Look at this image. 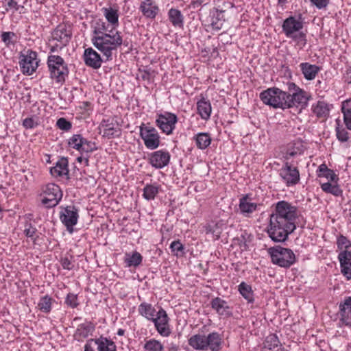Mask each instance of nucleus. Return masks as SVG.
Masks as SVG:
<instances>
[{
  "label": "nucleus",
  "mask_w": 351,
  "mask_h": 351,
  "mask_svg": "<svg viewBox=\"0 0 351 351\" xmlns=\"http://www.w3.org/2000/svg\"><path fill=\"white\" fill-rule=\"evenodd\" d=\"M300 216L298 208L286 201L276 203L270 215L268 234L272 241L283 242L296 228V220Z\"/></svg>",
  "instance_id": "f257e3e1"
},
{
  "label": "nucleus",
  "mask_w": 351,
  "mask_h": 351,
  "mask_svg": "<svg viewBox=\"0 0 351 351\" xmlns=\"http://www.w3.org/2000/svg\"><path fill=\"white\" fill-rule=\"evenodd\" d=\"M92 43L103 56L106 60L112 59V52L122 45L123 39L118 31L110 29L109 34L104 36H93Z\"/></svg>",
  "instance_id": "f03ea898"
},
{
  "label": "nucleus",
  "mask_w": 351,
  "mask_h": 351,
  "mask_svg": "<svg viewBox=\"0 0 351 351\" xmlns=\"http://www.w3.org/2000/svg\"><path fill=\"white\" fill-rule=\"evenodd\" d=\"M261 101L274 108H287V93L276 87L267 88L260 94Z\"/></svg>",
  "instance_id": "7ed1b4c3"
},
{
  "label": "nucleus",
  "mask_w": 351,
  "mask_h": 351,
  "mask_svg": "<svg viewBox=\"0 0 351 351\" xmlns=\"http://www.w3.org/2000/svg\"><path fill=\"white\" fill-rule=\"evenodd\" d=\"M268 253L271 262L281 267L288 268L295 263V256L291 249L276 246L269 248Z\"/></svg>",
  "instance_id": "20e7f679"
},
{
  "label": "nucleus",
  "mask_w": 351,
  "mask_h": 351,
  "mask_svg": "<svg viewBox=\"0 0 351 351\" xmlns=\"http://www.w3.org/2000/svg\"><path fill=\"white\" fill-rule=\"evenodd\" d=\"M47 66L50 73V77L57 82H64L68 69L63 58L60 56L50 55L47 58Z\"/></svg>",
  "instance_id": "39448f33"
},
{
  "label": "nucleus",
  "mask_w": 351,
  "mask_h": 351,
  "mask_svg": "<svg viewBox=\"0 0 351 351\" xmlns=\"http://www.w3.org/2000/svg\"><path fill=\"white\" fill-rule=\"evenodd\" d=\"M287 93V108H292L293 106H300L302 108H305L307 106L308 101L311 96L310 95L297 86L294 83L288 84Z\"/></svg>",
  "instance_id": "423d86ee"
},
{
  "label": "nucleus",
  "mask_w": 351,
  "mask_h": 351,
  "mask_svg": "<svg viewBox=\"0 0 351 351\" xmlns=\"http://www.w3.org/2000/svg\"><path fill=\"white\" fill-rule=\"evenodd\" d=\"M38 63L36 52L28 49L21 53L19 65L23 74L32 75L37 69Z\"/></svg>",
  "instance_id": "0eeeda50"
},
{
  "label": "nucleus",
  "mask_w": 351,
  "mask_h": 351,
  "mask_svg": "<svg viewBox=\"0 0 351 351\" xmlns=\"http://www.w3.org/2000/svg\"><path fill=\"white\" fill-rule=\"evenodd\" d=\"M62 193L59 186L49 183L43 189L42 203L47 208L56 206L62 199Z\"/></svg>",
  "instance_id": "6e6552de"
},
{
  "label": "nucleus",
  "mask_w": 351,
  "mask_h": 351,
  "mask_svg": "<svg viewBox=\"0 0 351 351\" xmlns=\"http://www.w3.org/2000/svg\"><path fill=\"white\" fill-rule=\"evenodd\" d=\"M140 136L144 141L147 148L156 149L160 145V136L156 128L151 126H145L142 124L140 126Z\"/></svg>",
  "instance_id": "1a4fd4ad"
},
{
  "label": "nucleus",
  "mask_w": 351,
  "mask_h": 351,
  "mask_svg": "<svg viewBox=\"0 0 351 351\" xmlns=\"http://www.w3.org/2000/svg\"><path fill=\"white\" fill-rule=\"evenodd\" d=\"M177 122V116L175 114L169 112L157 114L156 119V125L162 130V132L167 135L173 133Z\"/></svg>",
  "instance_id": "9d476101"
},
{
  "label": "nucleus",
  "mask_w": 351,
  "mask_h": 351,
  "mask_svg": "<svg viewBox=\"0 0 351 351\" xmlns=\"http://www.w3.org/2000/svg\"><path fill=\"white\" fill-rule=\"evenodd\" d=\"M279 175L287 186L295 185L300 180L298 169L288 162H286L280 169Z\"/></svg>",
  "instance_id": "9b49d317"
},
{
  "label": "nucleus",
  "mask_w": 351,
  "mask_h": 351,
  "mask_svg": "<svg viewBox=\"0 0 351 351\" xmlns=\"http://www.w3.org/2000/svg\"><path fill=\"white\" fill-rule=\"evenodd\" d=\"M77 213L78 210L74 206H68L60 212V220L70 233L73 232V226L77 222Z\"/></svg>",
  "instance_id": "f8f14e48"
},
{
  "label": "nucleus",
  "mask_w": 351,
  "mask_h": 351,
  "mask_svg": "<svg viewBox=\"0 0 351 351\" xmlns=\"http://www.w3.org/2000/svg\"><path fill=\"white\" fill-rule=\"evenodd\" d=\"M157 331L160 335L167 337L170 334V329L168 324V317L166 311L161 308L157 312L156 317L152 319Z\"/></svg>",
  "instance_id": "ddd939ff"
},
{
  "label": "nucleus",
  "mask_w": 351,
  "mask_h": 351,
  "mask_svg": "<svg viewBox=\"0 0 351 351\" xmlns=\"http://www.w3.org/2000/svg\"><path fill=\"white\" fill-rule=\"evenodd\" d=\"M71 37V32L65 25H59L51 33L53 40L60 43V48L65 47Z\"/></svg>",
  "instance_id": "4468645a"
},
{
  "label": "nucleus",
  "mask_w": 351,
  "mask_h": 351,
  "mask_svg": "<svg viewBox=\"0 0 351 351\" xmlns=\"http://www.w3.org/2000/svg\"><path fill=\"white\" fill-rule=\"evenodd\" d=\"M170 154L167 151L158 150L153 152L149 158L150 164L156 169H162L169 164Z\"/></svg>",
  "instance_id": "2eb2a0df"
},
{
  "label": "nucleus",
  "mask_w": 351,
  "mask_h": 351,
  "mask_svg": "<svg viewBox=\"0 0 351 351\" xmlns=\"http://www.w3.org/2000/svg\"><path fill=\"white\" fill-rule=\"evenodd\" d=\"M101 127L103 128V136L108 138L118 137L121 134L120 127L114 119L104 120Z\"/></svg>",
  "instance_id": "dca6fc26"
},
{
  "label": "nucleus",
  "mask_w": 351,
  "mask_h": 351,
  "mask_svg": "<svg viewBox=\"0 0 351 351\" xmlns=\"http://www.w3.org/2000/svg\"><path fill=\"white\" fill-rule=\"evenodd\" d=\"M282 27L285 35L289 38V36H293L294 34L302 29L303 23L295 17L289 16L284 21Z\"/></svg>",
  "instance_id": "f3484780"
},
{
  "label": "nucleus",
  "mask_w": 351,
  "mask_h": 351,
  "mask_svg": "<svg viewBox=\"0 0 351 351\" xmlns=\"http://www.w3.org/2000/svg\"><path fill=\"white\" fill-rule=\"evenodd\" d=\"M341 271L348 280L351 279V251L343 250L338 255Z\"/></svg>",
  "instance_id": "a211bd4d"
},
{
  "label": "nucleus",
  "mask_w": 351,
  "mask_h": 351,
  "mask_svg": "<svg viewBox=\"0 0 351 351\" xmlns=\"http://www.w3.org/2000/svg\"><path fill=\"white\" fill-rule=\"evenodd\" d=\"M68 160L62 157L59 159L56 165L50 169V173L55 178H65L69 179Z\"/></svg>",
  "instance_id": "6ab92c4d"
},
{
  "label": "nucleus",
  "mask_w": 351,
  "mask_h": 351,
  "mask_svg": "<svg viewBox=\"0 0 351 351\" xmlns=\"http://www.w3.org/2000/svg\"><path fill=\"white\" fill-rule=\"evenodd\" d=\"M84 60L87 66L95 69L100 68L102 62L100 55L92 48L85 49Z\"/></svg>",
  "instance_id": "aec40b11"
},
{
  "label": "nucleus",
  "mask_w": 351,
  "mask_h": 351,
  "mask_svg": "<svg viewBox=\"0 0 351 351\" xmlns=\"http://www.w3.org/2000/svg\"><path fill=\"white\" fill-rule=\"evenodd\" d=\"M210 305L212 308L220 316L229 317L232 314L228 302L219 297L213 298L210 302Z\"/></svg>",
  "instance_id": "412c9836"
},
{
  "label": "nucleus",
  "mask_w": 351,
  "mask_h": 351,
  "mask_svg": "<svg viewBox=\"0 0 351 351\" xmlns=\"http://www.w3.org/2000/svg\"><path fill=\"white\" fill-rule=\"evenodd\" d=\"M140 10L147 19H154L159 11L158 6L153 0H145L141 3Z\"/></svg>",
  "instance_id": "4be33fe9"
},
{
  "label": "nucleus",
  "mask_w": 351,
  "mask_h": 351,
  "mask_svg": "<svg viewBox=\"0 0 351 351\" xmlns=\"http://www.w3.org/2000/svg\"><path fill=\"white\" fill-rule=\"evenodd\" d=\"M87 343H91L93 346H96L97 351H116L117 349L115 343L112 340L102 337L96 339H90Z\"/></svg>",
  "instance_id": "5701e85b"
},
{
  "label": "nucleus",
  "mask_w": 351,
  "mask_h": 351,
  "mask_svg": "<svg viewBox=\"0 0 351 351\" xmlns=\"http://www.w3.org/2000/svg\"><path fill=\"white\" fill-rule=\"evenodd\" d=\"M262 351H287L275 334H270L265 338Z\"/></svg>",
  "instance_id": "b1692460"
},
{
  "label": "nucleus",
  "mask_w": 351,
  "mask_h": 351,
  "mask_svg": "<svg viewBox=\"0 0 351 351\" xmlns=\"http://www.w3.org/2000/svg\"><path fill=\"white\" fill-rule=\"evenodd\" d=\"M260 206V204L252 202L248 195L243 196L239 200V209L241 213L247 217L256 210Z\"/></svg>",
  "instance_id": "393cba45"
},
{
  "label": "nucleus",
  "mask_w": 351,
  "mask_h": 351,
  "mask_svg": "<svg viewBox=\"0 0 351 351\" xmlns=\"http://www.w3.org/2000/svg\"><path fill=\"white\" fill-rule=\"evenodd\" d=\"M206 351H219L221 348L222 338L221 335L213 332L206 336Z\"/></svg>",
  "instance_id": "a878e982"
},
{
  "label": "nucleus",
  "mask_w": 351,
  "mask_h": 351,
  "mask_svg": "<svg viewBox=\"0 0 351 351\" xmlns=\"http://www.w3.org/2000/svg\"><path fill=\"white\" fill-rule=\"evenodd\" d=\"M300 68L304 78L307 80H314L321 69L319 66L308 62L301 63Z\"/></svg>",
  "instance_id": "bb28decb"
},
{
  "label": "nucleus",
  "mask_w": 351,
  "mask_h": 351,
  "mask_svg": "<svg viewBox=\"0 0 351 351\" xmlns=\"http://www.w3.org/2000/svg\"><path fill=\"white\" fill-rule=\"evenodd\" d=\"M197 112L202 119L207 120L210 118L212 108L209 101L202 98L197 103Z\"/></svg>",
  "instance_id": "cd10ccee"
},
{
  "label": "nucleus",
  "mask_w": 351,
  "mask_h": 351,
  "mask_svg": "<svg viewBox=\"0 0 351 351\" xmlns=\"http://www.w3.org/2000/svg\"><path fill=\"white\" fill-rule=\"evenodd\" d=\"M206 335H195L189 339V344L195 350L206 351Z\"/></svg>",
  "instance_id": "c85d7f7f"
},
{
  "label": "nucleus",
  "mask_w": 351,
  "mask_h": 351,
  "mask_svg": "<svg viewBox=\"0 0 351 351\" xmlns=\"http://www.w3.org/2000/svg\"><path fill=\"white\" fill-rule=\"evenodd\" d=\"M313 113L319 118H326L329 115V105L324 101H318L312 106Z\"/></svg>",
  "instance_id": "c756f323"
},
{
  "label": "nucleus",
  "mask_w": 351,
  "mask_h": 351,
  "mask_svg": "<svg viewBox=\"0 0 351 351\" xmlns=\"http://www.w3.org/2000/svg\"><path fill=\"white\" fill-rule=\"evenodd\" d=\"M104 14L106 19H107L108 22L110 24V29H114V31H117L116 27L119 25V14L117 10H114L111 8H104Z\"/></svg>",
  "instance_id": "7c9ffc66"
},
{
  "label": "nucleus",
  "mask_w": 351,
  "mask_h": 351,
  "mask_svg": "<svg viewBox=\"0 0 351 351\" xmlns=\"http://www.w3.org/2000/svg\"><path fill=\"white\" fill-rule=\"evenodd\" d=\"M223 225V221H219L214 225H208L205 227L206 234H211L214 240H217L222 232Z\"/></svg>",
  "instance_id": "2f4dec72"
},
{
  "label": "nucleus",
  "mask_w": 351,
  "mask_h": 351,
  "mask_svg": "<svg viewBox=\"0 0 351 351\" xmlns=\"http://www.w3.org/2000/svg\"><path fill=\"white\" fill-rule=\"evenodd\" d=\"M170 21L175 27H182L183 16L179 10L171 8L168 12Z\"/></svg>",
  "instance_id": "473e14b6"
},
{
  "label": "nucleus",
  "mask_w": 351,
  "mask_h": 351,
  "mask_svg": "<svg viewBox=\"0 0 351 351\" xmlns=\"http://www.w3.org/2000/svg\"><path fill=\"white\" fill-rule=\"evenodd\" d=\"M110 26V25L107 24L101 20L97 21L93 27V36H100L108 34L110 31L109 29Z\"/></svg>",
  "instance_id": "72a5a7b5"
},
{
  "label": "nucleus",
  "mask_w": 351,
  "mask_h": 351,
  "mask_svg": "<svg viewBox=\"0 0 351 351\" xmlns=\"http://www.w3.org/2000/svg\"><path fill=\"white\" fill-rule=\"evenodd\" d=\"M138 311L141 315L152 321L154 319L156 315V310L154 308L151 304L147 303L140 304Z\"/></svg>",
  "instance_id": "f704fd0d"
},
{
  "label": "nucleus",
  "mask_w": 351,
  "mask_h": 351,
  "mask_svg": "<svg viewBox=\"0 0 351 351\" xmlns=\"http://www.w3.org/2000/svg\"><path fill=\"white\" fill-rule=\"evenodd\" d=\"M239 291L241 295L247 300L248 302H253L254 299V294L253 291L252 289V287L250 285H247V283L242 282L239 285Z\"/></svg>",
  "instance_id": "c9c22d12"
},
{
  "label": "nucleus",
  "mask_w": 351,
  "mask_h": 351,
  "mask_svg": "<svg viewBox=\"0 0 351 351\" xmlns=\"http://www.w3.org/2000/svg\"><path fill=\"white\" fill-rule=\"evenodd\" d=\"M125 256V262L129 267H137L141 263L143 260V256L137 252H133L131 255L126 254Z\"/></svg>",
  "instance_id": "e433bc0d"
},
{
  "label": "nucleus",
  "mask_w": 351,
  "mask_h": 351,
  "mask_svg": "<svg viewBox=\"0 0 351 351\" xmlns=\"http://www.w3.org/2000/svg\"><path fill=\"white\" fill-rule=\"evenodd\" d=\"M195 141L197 147L204 149L209 146L211 138L207 133H199L196 136Z\"/></svg>",
  "instance_id": "4c0bfd02"
},
{
  "label": "nucleus",
  "mask_w": 351,
  "mask_h": 351,
  "mask_svg": "<svg viewBox=\"0 0 351 351\" xmlns=\"http://www.w3.org/2000/svg\"><path fill=\"white\" fill-rule=\"evenodd\" d=\"M143 348L145 351H164L163 345L155 339L146 341Z\"/></svg>",
  "instance_id": "58836bf2"
},
{
  "label": "nucleus",
  "mask_w": 351,
  "mask_h": 351,
  "mask_svg": "<svg viewBox=\"0 0 351 351\" xmlns=\"http://www.w3.org/2000/svg\"><path fill=\"white\" fill-rule=\"evenodd\" d=\"M158 189L156 184H147L143 189L144 198L147 200L154 199L158 193Z\"/></svg>",
  "instance_id": "ea45409f"
},
{
  "label": "nucleus",
  "mask_w": 351,
  "mask_h": 351,
  "mask_svg": "<svg viewBox=\"0 0 351 351\" xmlns=\"http://www.w3.org/2000/svg\"><path fill=\"white\" fill-rule=\"evenodd\" d=\"M52 298L48 295L42 297L38 304L39 310L44 313H49L51 309Z\"/></svg>",
  "instance_id": "a19ab883"
},
{
  "label": "nucleus",
  "mask_w": 351,
  "mask_h": 351,
  "mask_svg": "<svg viewBox=\"0 0 351 351\" xmlns=\"http://www.w3.org/2000/svg\"><path fill=\"white\" fill-rule=\"evenodd\" d=\"M84 138L80 134H74L69 140V145L77 151L80 150Z\"/></svg>",
  "instance_id": "79ce46f5"
},
{
  "label": "nucleus",
  "mask_w": 351,
  "mask_h": 351,
  "mask_svg": "<svg viewBox=\"0 0 351 351\" xmlns=\"http://www.w3.org/2000/svg\"><path fill=\"white\" fill-rule=\"evenodd\" d=\"M322 189L326 193H331L336 196H339L342 192L337 185H333L330 182L322 184Z\"/></svg>",
  "instance_id": "37998d69"
},
{
  "label": "nucleus",
  "mask_w": 351,
  "mask_h": 351,
  "mask_svg": "<svg viewBox=\"0 0 351 351\" xmlns=\"http://www.w3.org/2000/svg\"><path fill=\"white\" fill-rule=\"evenodd\" d=\"M292 38L300 48H303L306 44V34L302 32H298L293 34V36H289Z\"/></svg>",
  "instance_id": "c03bdc74"
},
{
  "label": "nucleus",
  "mask_w": 351,
  "mask_h": 351,
  "mask_svg": "<svg viewBox=\"0 0 351 351\" xmlns=\"http://www.w3.org/2000/svg\"><path fill=\"white\" fill-rule=\"evenodd\" d=\"M93 330V326L90 324H81L76 330V335L86 337Z\"/></svg>",
  "instance_id": "a18cd8bd"
},
{
  "label": "nucleus",
  "mask_w": 351,
  "mask_h": 351,
  "mask_svg": "<svg viewBox=\"0 0 351 351\" xmlns=\"http://www.w3.org/2000/svg\"><path fill=\"white\" fill-rule=\"evenodd\" d=\"M97 149V147L95 143L89 141L86 138H84L82 147L79 152L90 153Z\"/></svg>",
  "instance_id": "49530a36"
},
{
  "label": "nucleus",
  "mask_w": 351,
  "mask_h": 351,
  "mask_svg": "<svg viewBox=\"0 0 351 351\" xmlns=\"http://www.w3.org/2000/svg\"><path fill=\"white\" fill-rule=\"evenodd\" d=\"M336 135L341 142H347L349 139V133L342 127L337 126L336 128Z\"/></svg>",
  "instance_id": "de8ad7c7"
},
{
  "label": "nucleus",
  "mask_w": 351,
  "mask_h": 351,
  "mask_svg": "<svg viewBox=\"0 0 351 351\" xmlns=\"http://www.w3.org/2000/svg\"><path fill=\"white\" fill-rule=\"evenodd\" d=\"M337 245L339 249H348L351 247V242L343 235H340L337 238Z\"/></svg>",
  "instance_id": "09e8293b"
},
{
  "label": "nucleus",
  "mask_w": 351,
  "mask_h": 351,
  "mask_svg": "<svg viewBox=\"0 0 351 351\" xmlns=\"http://www.w3.org/2000/svg\"><path fill=\"white\" fill-rule=\"evenodd\" d=\"M58 128L64 131H69L71 127V123L67 121L65 118H60L56 122Z\"/></svg>",
  "instance_id": "8fccbe9b"
},
{
  "label": "nucleus",
  "mask_w": 351,
  "mask_h": 351,
  "mask_svg": "<svg viewBox=\"0 0 351 351\" xmlns=\"http://www.w3.org/2000/svg\"><path fill=\"white\" fill-rule=\"evenodd\" d=\"M170 248L177 256L184 254V246L180 241H174L170 245Z\"/></svg>",
  "instance_id": "3c124183"
},
{
  "label": "nucleus",
  "mask_w": 351,
  "mask_h": 351,
  "mask_svg": "<svg viewBox=\"0 0 351 351\" xmlns=\"http://www.w3.org/2000/svg\"><path fill=\"white\" fill-rule=\"evenodd\" d=\"M343 310L348 313L351 314V297L346 298L343 302L339 304V312H343Z\"/></svg>",
  "instance_id": "603ef678"
},
{
  "label": "nucleus",
  "mask_w": 351,
  "mask_h": 351,
  "mask_svg": "<svg viewBox=\"0 0 351 351\" xmlns=\"http://www.w3.org/2000/svg\"><path fill=\"white\" fill-rule=\"evenodd\" d=\"M340 322L346 326H351V314L348 313L343 310V312H339Z\"/></svg>",
  "instance_id": "864d4df0"
},
{
  "label": "nucleus",
  "mask_w": 351,
  "mask_h": 351,
  "mask_svg": "<svg viewBox=\"0 0 351 351\" xmlns=\"http://www.w3.org/2000/svg\"><path fill=\"white\" fill-rule=\"evenodd\" d=\"M77 300V295L73 293H69L66 298L65 302L67 305L70 306L71 307L75 308L78 304Z\"/></svg>",
  "instance_id": "5fc2aeb1"
},
{
  "label": "nucleus",
  "mask_w": 351,
  "mask_h": 351,
  "mask_svg": "<svg viewBox=\"0 0 351 351\" xmlns=\"http://www.w3.org/2000/svg\"><path fill=\"white\" fill-rule=\"evenodd\" d=\"M24 232L27 237L31 238L34 241L36 240L35 234L36 233V228L32 227L30 224L26 226Z\"/></svg>",
  "instance_id": "6e6d98bb"
},
{
  "label": "nucleus",
  "mask_w": 351,
  "mask_h": 351,
  "mask_svg": "<svg viewBox=\"0 0 351 351\" xmlns=\"http://www.w3.org/2000/svg\"><path fill=\"white\" fill-rule=\"evenodd\" d=\"M15 36V34L14 32H3V34H1V39H2V41L7 45L8 46L10 43H12V38Z\"/></svg>",
  "instance_id": "4d7b16f0"
},
{
  "label": "nucleus",
  "mask_w": 351,
  "mask_h": 351,
  "mask_svg": "<svg viewBox=\"0 0 351 351\" xmlns=\"http://www.w3.org/2000/svg\"><path fill=\"white\" fill-rule=\"evenodd\" d=\"M23 126L27 129H32L37 126L38 123L33 118H26L23 123Z\"/></svg>",
  "instance_id": "13d9d810"
},
{
  "label": "nucleus",
  "mask_w": 351,
  "mask_h": 351,
  "mask_svg": "<svg viewBox=\"0 0 351 351\" xmlns=\"http://www.w3.org/2000/svg\"><path fill=\"white\" fill-rule=\"evenodd\" d=\"M312 4L315 5L318 9H322L327 6L329 0H310Z\"/></svg>",
  "instance_id": "bf43d9fd"
},
{
  "label": "nucleus",
  "mask_w": 351,
  "mask_h": 351,
  "mask_svg": "<svg viewBox=\"0 0 351 351\" xmlns=\"http://www.w3.org/2000/svg\"><path fill=\"white\" fill-rule=\"evenodd\" d=\"M341 111L343 114L351 112V99L346 100L342 103Z\"/></svg>",
  "instance_id": "052dcab7"
},
{
  "label": "nucleus",
  "mask_w": 351,
  "mask_h": 351,
  "mask_svg": "<svg viewBox=\"0 0 351 351\" xmlns=\"http://www.w3.org/2000/svg\"><path fill=\"white\" fill-rule=\"evenodd\" d=\"M62 266L64 269L70 270L73 267V263L67 258L64 257L61 261Z\"/></svg>",
  "instance_id": "680f3d73"
},
{
  "label": "nucleus",
  "mask_w": 351,
  "mask_h": 351,
  "mask_svg": "<svg viewBox=\"0 0 351 351\" xmlns=\"http://www.w3.org/2000/svg\"><path fill=\"white\" fill-rule=\"evenodd\" d=\"M343 121L347 129L351 130V112L343 114Z\"/></svg>",
  "instance_id": "e2e57ef3"
},
{
  "label": "nucleus",
  "mask_w": 351,
  "mask_h": 351,
  "mask_svg": "<svg viewBox=\"0 0 351 351\" xmlns=\"http://www.w3.org/2000/svg\"><path fill=\"white\" fill-rule=\"evenodd\" d=\"M8 6L10 8H14L15 11H18L20 5L14 0H8Z\"/></svg>",
  "instance_id": "0e129e2a"
},
{
  "label": "nucleus",
  "mask_w": 351,
  "mask_h": 351,
  "mask_svg": "<svg viewBox=\"0 0 351 351\" xmlns=\"http://www.w3.org/2000/svg\"><path fill=\"white\" fill-rule=\"evenodd\" d=\"M77 160L80 162H82V161H84L86 166L88 165V158H83L82 156H79L77 158Z\"/></svg>",
  "instance_id": "69168bd1"
},
{
  "label": "nucleus",
  "mask_w": 351,
  "mask_h": 351,
  "mask_svg": "<svg viewBox=\"0 0 351 351\" xmlns=\"http://www.w3.org/2000/svg\"><path fill=\"white\" fill-rule=\"evenodd\" d=\"M84 351H95L94 349V346L91 345V343H86L84 346Z\"/></svg>",
  "instance_id": "338daca9"
},
{
  "label": "nucleus",
  "mask_w": 351,
  "mask_h": 351,
  "mask_svg": "<svg viewBox=\"0 0 351 351\" xmlns=\"http://www.w3.org/2000/svg\"><path fill=\"white\" fill-rule=\"evenodd\" d=\"M319 170L320 172L327 171L329 173H330V171L329 169H328L327 167L325 165H324V164L321 165L319 167Z\"/></svg>",
  "instance_id": "774afa93"
}]
</instances>
